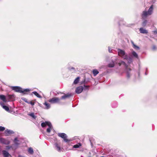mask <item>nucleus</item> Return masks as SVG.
Here are the masks:
<instances>
[{
    "instance_id": "obj_1",
    "label": "nucleus",
    "mask_w": 157,
    "mask_h": 157,
    "mask_svg": "<svg viewBox=\"0 0 157 157\" xmlns=\"http://www.w3.org/2000/svg\"><path fill=\"white\" fill-rule=\"evenodd\" d=\"M15 92L23 93L24 94H27V93L29 92L30 90L29 89H26L23 90V89L19 86H11V88Z\"/></svg>"
},
{
    "instance_id": "obj_2",
    "label": "nucleus",
    "mask_w": 157,
    "mask_h": 157,
    "mask_svg": "<svg viewBox=\"0 0 157 157\" xmlns=\"http://www.w3.org/2000/svg\"><path fill=\"white\" fill-rule=\"evenodd\" d=\"M58 136L63 139L64 141L66 142L70 141V140L67 138V135L64 133H59L58 134Z\"/></svg>"
},
{
    "instance_id": "obj_3",
    "label": "nucleus",
    "mask_w": 157,
    "mask_h": 157,
    "mask_svg": "<svg viewBox=\"0 0 157 157\" xmlns=\"http://www.w3.org/2000/svg\"><path fill=\"white\" fill-rule=\"evenodd\" d=\"M60 99L57 97H54L48 100L49 102L52 103H56L59 102Z\"/></svg>"
},
{
    "instance_id": "obj_4",
    "label": "nucleus",
    "mask_w": 157,
    "mask_h": 157,
    "mask_svg": "<svg viewBox=\"0 0 157 157\" xmlns=\"http://www.w3.org/2000/svg\"><path fill=\"white\" fill-rule=\"evenodd\" d=\"M149 15H149L147 11H143L141 15L142 18L143 19L146 18Z\"/></svg>"
},
{
    "instance_id": "obj_5",
    "label": "nucleus",
    "mask_w": 157,
    "mask_h": 157,
    "mask_svg": "<svg viewBox=\"0 0 157 157\" xmlns=\"http://www.w3.org/2000/svg\"><path fill=\"white\" fill-rule=\"evenodd\" d=\"M83 90V87L82 86H79L77 87L75 90V92L77 94L81 93Z\"/></svg>"
},
{
    "instance_id": "obj_6",
    "label": "nucleus",
    "mask_w": 157,
    "mask_h": 157,
    "mask_svg": "<svg viewBox=\"0 0 157 157\" xmlns=\"http://www.w3.org/2000/svg\"><path fill=\"white\" fill-rule=\"evenodd\" d=\"M7 98L9 101H13L15 100V97L13 94L8 95L7 96Z\"/></svg>"
},
{
    "instance_id": "obj_7",
    "label": "nucleus",
    "mask_w": 157,
    "mask_h": 157,
    "mask_svg": "<svg viewBox=\"0 0 157 157\" xmlns=\"http://www.w3.org/2000/svg\"><path fill=\"white\" fill-rule=\"evenodd\" d=\"M118 55L121 57H123V56H124V55H125V52L123 51V50H122L121 49H118Z\"/></svg>"
},
{
    "instance_id": "obj_8",
    "label": "nucleus",
    "mask_w": 157,
    "mask_h": 157,
    "mask_svg": "<svg viewBox=\"0 0 157 157\" xmlns=\"http://www.w3.org/2000/svg\"><path fill=\"white\" fill-rule=\"evenodd\" d=\"M47 125L50 126L51 125V123L49 122L45 121L42 123L41 124V126L42 127H45Z\"/></svg>"
},
{
    "instance_id": "obj_9",
    "label": "nucleus",
    "mask_w": 157,
    "mask_h": 157,
    "mask_svg": "<svg viewBox=\"0 0 157 157\" xmlns=\"http://www.w3.org/2000/svg\"><path fill=\"white\" fill-rule=\"evenodd\" d=\"M153 5H152L150 7V8L148 9V11L147 12H148V13L149 14V15H151L153 13Z\"/></svg>"
},
{
    "instance_id": "obj_10",
    "label": "nucleus",
    "mask_w": 157,
    "mask_h": 157,
    "mask_svg": "<svg viewBox=\"0 0 157 157\" xmlns=\"http://www.w3.org/2000/svg\"><path fill=\"white\" fill-rule=\"evenodd\" d=\"M72 96L71 94H65L64 95L62 96L61 97V99H65L67 98H69Z\"/></svg>"
},
{
    "instance_id": "obj_11",
    "label": "nucleus",
    "mask_w": 157,
    "mask_h": 157,
    "mask_svg": "<svg viewBox=\"0 0 157 157\" xmlns=\"http://www.w3.org/2000/svg\"><path fill=\"white\" fill-rule=\"evenodd\" d=\"M0 99L4 102H6L7 100L5 96L3 95H0Z\"/></svg>"
},
{
    "instance_id": "obj_12",
    "label": "nucleus",
    "mask_w": 157,
    "mask_h": 157,
    "mask_svg": "<svg viewBox=\"0 0 157 157\" xmlns=\"http://www.w3.org/2000/svg\"><path fill=\"white\" fill-rule=\"evenodd\" d=\"M139 30L141 33L145 34L148 33L147 31L145 29H144L143 28H140Z\"/></svg>"
},
{
    "instance_id": "obj_13",
    "label": "nucleus",
    "mask_w": 157,
    "mask_h": 157,
    "mask_svg": "<svg viewBox=\"0 0 157 157\" xmlns=\"http://www.w3.org/2000/svg\"><path fill=\"white\" fill-rule=\"evenodd\" d=\"M0 141L3 144H8L7 143V141L5 139L2 138H0Z\"/></svg>"
},
{
    "instance_id": "obj_14",
    "label": "nucleus",
    "mask_w": 157,
    "mask_h": 157,
    "mask_svg": "<svg viewBox=\"0 0 157 157\" xmlns=\"http://www.w3.org/2000/svg\"><path fill=\"white\" fill-rule=\"evenodd\" d=\"M132 54L134 57L137 59L139 58L138 55L134 51H132Z\"/></svg>"
},
{
    "instance_id": "obj_15",
    "label": "nucleus",
    "mask_w": 157,
    "mask_h": 157,
    "mask_svg": "<svg viewBox=\"0 0 157 157\" xmlns=\"http://www.w3.org/2000/svg\"><path fill=\"white\" fill-rule=\"evenodd\" d=\"M2 153L4 157H8L9 153L7 151L4 150L2 151Z\"/></svg>"
},
{
    "instance_id": "obj_16",
    "label": "nucleus",
    "mask_w": 157,
    "mask_h": 157,
    "mask_svg": "<svg viewBox=\"0 0 157 157\" xmlns=\"http://www.w3.org/2000/svg\"><path fill=\"white\" fill-rule=\"evenodd\" d=\"M80 79V78L79 77H78L77 78H76L75 80L74 81L73 84H77L79 81Z\"/></svg>"
},
{
    "instance_id": "obj_17",
    "label": "nucleus",
    "mask_w": 157,
    "mask_h": 157,
    "mask_svg": "<svg viewBox=\"0 0 157 157\" xmlns=\"http://www.w3.org/2000/svg\"><path fill=\"white\" fill-rule=\"evenodd\" d=\"M92 72L94 76H95L99 73V71L96 69H94Z\"/></svg>"
},
{
    "instance_id": "obj_18",
    "label": "nucleus",
    "mask_w": 157,
    "mask_h": 157,
    "mask_svg": "<svg viewBox=\"0 0 157 157\" xmlns=\"http://www.w3.org/2000/svg\"><path fill=\"white\" fill-rule=\"evenodd\" d=\"M44 104L46 106L45 109H49L50 107V105L47 103V102H45Z\"/></svg>"
},
{
    "instance_id": "obj_19",
    "label": "nucleus",
    "mask_w": 157,
    "mask_h": 157,
    "mask_svg": "<svg viewBox=\"0 0 157 157\" xmlns=\"http://www.w3.org/2000/svg\"><path fill=\"white\" fill-rule=\"evenodd\" d=\"M56 146V150L59 151H61V148L60 146L58 145L57 143H56L55 144Z\"/></svg>"
},
{
    "instance_id": "obj_20",
    "label": "nucleus",
    "mask_w": 157,
    "mask_h": 157,
    "mask_svg": "<svg viewBox=\"0 0 157 157\" xmlns=\"http://www.w3.org/2000/svg\"><path fill=\"white\" fill-rule=\"evenodd\" d=\"M33 94H34L35 96H36V97H37L38 98H41V96L36 91H33L32 92Z\"/></svg>"
},
{
    "instance_id": "obj_21",
    "label": "nucleus",
    "mask_w": 157,
    "mask_h": 157,
    "mask_svg": "<svg viewBox=\"0 0 157 157\" xmlns=\"http://www.w3.org/2000/svg\"><path fill=\"white\" fill-rule=\"evenodd\" d=\"M82 145L80 143H78V144L75 145L73 146V148H78L80 147Z\"/></svg>"
},
{
    "instance_id": "obj_22",
    "label": "nucleus",
    "mask_w": 157,
    "mask_h": 157,
    "mask_svg": "<svg viewBox=\"0 0 157 157\" xmlns=\"http://www.w3.org/2000/svg\"><path fill=\"white\" fill-rule=\"evenodd\" d=\"M115 66L114 63L113 62L112 63H110L108 64V67H114Z\"/></svg>"
},
{
    "instance_id": "obj_23",
    "label": "nucleus",
    "mask_w": 157,
    "mask_h": 157,
    "mask_svg": "<svg viewBox=\"0 0 157 157\" xmlns=\"http://www.w3.org/2000/svg\"><path fill=\"white\" fill-rule=\"evenodd\" d=\"M122 64L124 65L125 66L127 67V65L124 62L121 61L120 62L118 63V65L119 66H121Z\"/></svg>"
},
{
    "instance_id": "obj_24",
    "label": "nucleus",
    "mask_w": 157,
    "mask_h": 157,
    "mask_svg": "<svg viewBox=\"0 0 157 157\" xmlns=\"http://www.w3.org/2000/svg\"><path fill=\"white\" fill-rule=\"evenodd\" d=\"M5 132L6 134H11L13 133V132L12 131L6 130L5 131Z\"/></svg>"
},
{
    "instance_id": "obj_25",
    "label": "nucleus",
    "mask_w": 157,
    "mask_h": 157,
    "mask_svg": "<svg viewBox=\"0 0 157 157\" xmlns=\"http://www.w3.org/2000/svg\"><path fill=\"white\" fill-rule=\"evenodd\" d=\"M28 152L31 154H33L34 152L33 149L31 147H30L29 148Z\"/></svg>"
},
{
    "instance_id": "obj_26",
    "label": "nucleus",
    "mask_w": 157,
    "mask_h": 157,
    "mask_svg": "<svg viewBox=\"0 0 157 157\" xmlns=\"http://www.w3.org/2000/svg\"><path fill=\"white\" fill-rule=\"evenodd\" d=\"M132 44L133 45V47L136 50H139L140 49L139 47L135 45L133 42H132Z\"/></svg>"
},
{
    "instance_id": "obj_27",
    "label": "nucleus",
    "mask_w": 157,
    "mask_h": 157,
    "mask_svg": "<svg viewBox=\"0 0 157 157\" xmlns=\"http://www.w3.org/2000/svg\"><path fill=\"white\" fill-rule=\"evenodd\" d=\"M2 107L6 111H8L9 110V108L6 105H3Z\"/></svg>"
},
{
    "instance_id": "obj_28",
    "label": "nucleus",
    "mask_w": 157,
    "mask_h": 157,
    "mask_svg": "<svg viewBox=\"0 0 157 157\" xmlns=\"http://www.w3.org/2000/svg\"><path fill=\"white\" fill-rule=\"evenodd\" d=\"M49 128L47 129V132L48 133H50L51 132V130L52 129V125H51L50 126H48Z\"/></svg>"
},
{
    "instance_id": "obj_29",
    "label": "nucleus",
    "mask_w": 157,
    "mask_h": 157,
    "mask_svg": "<svg viewBox=\"0 0 157 157\" xmlns=\"http://www.w3.org/2000/svg\"><path fill=\"white\" fill-rule=\"evenodd\" d=\"M147 21L146 20H145L142 23V25L144 27L146 25L147 23Z\"/></svg>"
},
{
    "instance_id": "obj_30",
    "label": "nucleus",
    "mask_w": 157,
    "mask_h": 157,
    "mask_svg": "<svg viewBox=\"0 0 157 157\" xmlns=\"http://www.w3.org/2000/svg\"><path fill=\"white\" fill-rule=\"evenodd\" d=\"M125 67H126V70H127V72H129V71H131V69L129 67H128L127 65V66H125Z\"/></svg>"
},
{
    "instance_id": "obj_31",
    "label": "nucleus",
    "mask_w": 157,
    "mask_h": 157,
    "mask_svg": "<svg viewBox=\"0 0 157 157\" xmlns=\"http://www.w3.org/2000/svg\"><path fill=\"white\" fill-rule=\"evenodd\" d=\"M128 63H130L132 62V59L131 58H128Z\"/></svg>"
},
{
    "instance_id": "obj_32",
    "label": "nucleus",
    "mask_w": 157,
    "mask_h": 157,
    "mask_svg": "<svg viewBox=\"0 0 157 157\" xmlns=\"http://www.w3.org/2000/svg\"><path fill=\"white\" fill-rule=\"evenodd\" d=\"M5 130V128L2 126H0V131H3Z\"/></svg>"
},
{
    "instance_id": "obj_33",
    "label": "nucleus",
    "mask_w": 157,
    "mask_h": 157,
    "mask_svg": "<svg viewBox=\"0 0 157 157\" xmlns=\"http://www.w3.org/2000/svg\"><path fill=\"white\" fill-rule=\"evenodd\" d=\"M28 104H31L32 105H33L35 104V102L33 101H31L30 102H29Z\"/></svg>"
},
{
    "instance_id": "obj_34",
    "label": "nucleus",
    "mask_w": 157,
    "mask_h": 157,
    "mask_svg": "<svg viewBox=\"0 0 157 157\" xmlns=\"http://www.w3.org/2000/svg\"><path fill=\"white\" fill-rule=\"evenodd\" d=\"M127 77L128 78H130V74L128 72H127Z\"/></svg>"
},
{
    "instance_id": "obj_35",
    "label": "nucleus",
    "mask_w": 157,
    "mask_h": 157,
    "mask_svg": "<svg viewBox=\"0 0 157 157\" xmlns=\"http://www.w3.org/2000/svg\"><path fill=\"white\" fill-rule=\"evenodd\" d=\"M17 141H18V140H17V138H15L14 140V143L16 144H18L17 143Z\"/></svg>"
},
{
    "instance_id": "obj_36",
    "label": "nucleus",
    "mask_w": 157,
    "mask_h": 157,
    "mask_svg": "<svg viewBox=\"0 0 157 157\" xmlns=\"http://www.w3.org/2000/svg\"><path fill=\"white\" fill-rule=\"evenodd\" d=\"M156 49V46L155 45H153L152 46V50H155Z\"/></svg>"
},
{
    "instance_id": "obj_37",
    "label": "nucleus",
    "mask_w": 157,
    "mask_h": 157,
    "mask_svg": "<svg viewBox=\"0 0 157 157\" xmlns=\"http://www.w3.org/2000/svg\"><path fill=\"white\" fill-rule=\"evenodd\" d=\"M23 100L25 102H26L28 103H29V101H28V99L26 98H24L23 99Z\"/></svg>"
},
{
    "instance_id": "obj_38",
    "label": "nucleus",
    "mask_w": 157,
    "mask_h": 157,
    "mask_svg": "<svg viewBox=\"0 0 157 157\" xmlns=\"http://www.w3.org/2000/svg\"><path fill=\"white\" fill-rule=\"evenodd\" d=\"M124 58V59H127V60L128 59V56L127 55H125L124 56V57H123Z\"/></svg>"
},
{
    "instance_id": "obj_39",
    "label": "nucleus",
    "mask_w": 157,
    "mask_h": 157,
    "mask_svg": "<svg viewBox=\"0 0 157 157\" xmlns=\"http://www.w3.org/2000/svg\"><path fill=\"white\" fill-rule=\"evenodd\" d=\"M153 32L154 33V34H157V29H156V30L154 31H153Z\"/></svg>"
},
{
    "instance_id": "obj_40",
    "label": "nucleus",
    "mask_w": 157,
    "mask_h": 157,
    "mask_svg": "<svg viewBox=\"0 0 157 157\" xmlns=\"http://www.w3.org/2000/svg\"><path fill=\"white\" fill-rule=\"evenodd\" d=\"M85 79H84L83 81L81 82V84H82L83 83H85Z\"/></svg>"
},
{
    "instance_id": "obj_41",
    "label": "nucleus",
    "mask_w": 157,
    "mask_h": 157,
    "mask_svg": "<svg viewBox=\"0 0 157 157\" xmlns=\"http://www.w3.org/2000/svg\"><path fill=\"white\" fill-rule=\"evenodd\" d=\"M69 69L70 70H72V69H73L74 70H75V68L74 67H69Z\"/></svg>"
},
{
    "instance_id": "obj_42",
    "label": "nucleus",
    "mask_w": 157,
    "mask_h": 157,
    "mask_svg": "<svg viewBox=\"0 0 157 157\" xmlns=\"http://www.w3.org/2000/svg\"><path fill=\"white\" fill-rule=\"evenodd\" d=\"M30 115L33 117H34V113H31Z\"/></svg>"
},
{
    "instance_id": "obj_43",
    "label": "nucleus",
    "mask_w": 157,
    "mask_h": 157,
    "mask_svg": "<svg viewBox=\"0 0 157 157\" xmlns=\"http://www.w3.org/2000/svg\"><path fill=\"white\" fill-rule=\"evenodd\" d=\"M84 86L85 87H86L87 88H88L89 87V86H86L85 85H84Z\"/></svg>"
},
{
    "instance_id": "obj_44",
    "label": "nucleus",
    "mask_w": 157,
    "mask_h": 157,
    "mask_svg": "<svg viewBox=\"0 0 157 157\" xmlns=\"http://www.w3.org/2000/svg\"><path fill=\"white\" fill-rule=\"evenodd\" d=\"M18 157H24V156H22V155H18Z\"/></svg>"
}]
</instances>
